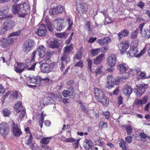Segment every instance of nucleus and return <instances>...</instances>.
<instances>
[{"mask_svg":"<svg viewBox=\"0 0 150 150\" xmlns=\"http://www.w3.org/2000/svg\"><path fill=\"white\" fill-rule=\"evenodd\" d=\"M103 68L102 67L97 69L96 70V72L98 74H100L103 71Z\"/></svg>","mask_w":150,"mask_h":150,"instance_id":"774afa93","label":"nucleus"},{"mask_svg":"<svg viewBox=\"0 0 150 150\" xmlns=\"http://www.w3.org/2000/svg\"><path fill=\"white\" fill-rule=\"evenodd\" d=\"M46 116L44 113V112H42V114L38 115L37 117V120H38L39 125L41 128H42L43 122L44 120V117Z\"/></svg>","mask_w":150,"mask_h":150,"instance_id":"a878e982","label":"nucleus"},{"mask_svg":"<svg viewBox=\"0 0 150 150\" xmlns=\"http://www.w3.org/2000/svg\"><path fill=\"white\" fill-rule=\"evenodd\" d=\"M111 42V38L109 37H105L103 38L98 39L97 42L100 45L107 44Z\"/></svg>","mask_w":150,"mask_h":150,"instance_id":"6ab92c4d","label":"nucleus"},{"mask_svg":"<svg viewBox=\"0 0 150 150\" xmlns=\"http://www.w3.org/2000/svg\"><path fill=\"white\" fill-rule=\"evenodd\" d=\"M46 48L43 45H40L37 48L36 51L40 58L42 59L45 61H47L50 58L51 53L47 51L46 53Z\"/></svg>","mask_w":150,"mask_h":150,"instance_id":"f257e3e1","label":"nucleus"},{"mask_svg":"<svg viewBox=\"0 0 150 150\" xmlns=\"http://www.w3.org/2000/svg\"><path fill=\"white\" fill-rule=\"evenodd\" d=\"M147 98L145 97L143 99H138L135 100L136 103L138 105H142L146 103L147 101Z\"/></svg>","mask_w":150,"mask_h":150,"instance_id":"72a5a7b5","label":"nucleus"},{"mask_svg":"<svg viewBox=\"0 0 150 150\" xmlns=\"http://www.w3.org/2000/svg\"><path fill=\"white\" fill-rule=\"evenodd\" d=\"M73 47L72 45L64 47L63 49V55L61 57L62 60L64 61L67 59V61H69L70 59L69 55L70 52L72 50Z\"/></svg>","mask_w":150,"mask_h":150,"instance_id":"0eeeda50","label":"nucleus"},{"mask_svg":"<svg viewBox=\"0 0 150 150\" xmlns=\"http://www.w3.org/2000/svg\"><path fill=\"white\" fill-rule=\"evenodd\" d=\"M47 28L48 30L51 32H53L54 30V28L52 26V25L50 22L48 23L47 24Z\"/></svg>","mask_w":150,"mask_h":150,"instance_id":"5fc2aeb1","label":"nucleus"},{"mask_svg":"<svg viewBox=\"0 0 150 150\" xmlns=\"http://www.w3.org/2000/svg\"><path fill=\"white\" fill-rule=\"evenodd\" d=\"M132 90V88L130 86L125 85L123 90V93L126 95L129 96L131 93Z\"/></svg>","mask_w":150,"mask_h":150,"instance_id":"393cba45","label":"nucleus"},{"mask_svg":"<svg viewBox=\"0 0 150 150\" xmlns=\"http://www.w3.org/2000/svg\"><path fill=\"white\" fill-rule=\"evenodd\" d=\"M129 33V31L126 29H124L119 32L117 34L118 40H120L124 37L127 36Z\"/></svg>","mask_w":150,"mask_h":150,"instance_id":"b1692460","label":"nucleus"},{"mask_svg":"<svg viewBox=\"0 0 150 150\" xmlns=\"http://www.w3.org/2000/svg\"><path fill=\"white\" fill-rule=\"evenodd\" d=\"M20 112H21V113L18 120V121L21 120L25 116L26 114L25 110V109L22 110Z\"/></svg>","mask_w":150,"mask_h":150,"instance_id":"58836bf2","label":"nucleus"},{"mask_svg":"<svg viewBox=\"0 0 150 150\" xmlns=\"http://www.w3.org/2000/svg\"><path fill=\"white\" fill-rule=\"evenodd\" d=\"M131 73L133 75H136L140 71V69L139 68L135 67L133 69H131Z\"/></svg>","mask_w":150,"mask_h":150,"instance_id":"37998d69","label":"nucleus"},{"mask_svg":"<svg viewBox=\"0 0 150 150\" xmlns=\"http://www.w3.org/2000/svg\"><path fill=\"white\" fill-rule=\"evenodd\" d=\"M62 141L67 142H76V140L72 138H64V140H62Z\"/></svg>","mask_w":150,"mask_h":150,"instance_id":"de8ad7c7","label":"nucleus"},{"mask_svg":"<svg viewBox=\"0 0 150 150\" xmlns=\"http://www.w3.org/2000/svg\"><path fill=\"white\" fill-rule=\"evenodd\" d=\"M135 44L132 45L131 47L130 50L128 51L127 53V55H129V56L131 57H139V54H137L138 51L137 49L138 44V42L136 40L135 41Z\"/></svg>","mask_w":150,"mask_h":150,"instance_id":"20e7f679","label":"nucleus"},{"mask_svg":"<svg viewBox=\"0 0 150 150\" xmlns=\"http://www.w3.org/2000/svg\"><path fill=\"white\" fill-rule=\"evenodd\" d=\"M101 51V49L98 48L96 49H92L91 50V55L92 57L96 55Z\"/></svg>","mask_w":150,"mask_h":150,"instance_id":"f704fd0d","label":"nucleus"},{"mask_svg":"<svg viewBox=\"0 0 150 150\" xmlns=\"http://www.w3.org/2000/svg\"><path fill=\"white\" fill-rule=\"evenodd\" d=\"M115 83L114 81L113 82H107V85L108 86V88H112L114 85Z\"/></svg>","mask_w":150,"mask_h":150,"instance_id":"680f3d73","label":"nucleus"},{"mask_svg":"<svg viewBox=\"0 0 150 150\" xmlns=\"http://www.w3.org/2000/svg\"><path fill=\"white\" fill-rule=\"evenodd\" d=\"M93 143L90 139H86L84 142L83 146L86 149L89 150L93 146Z\"/></svg>","mask_w":150,"mask_h":150,"instance_id":"aec40b11","label":"nucleus"},{"mask_svg":"<svg viewBox=\"0 0 150 150\" xmlns=\"http://www.w3.org/2000/svg\"><path fill=\"white\" fill-rule=\"evenodd\" d=\"M10 130L9 126L5 122L0 124V133L2 135H7Z\"/></svg>","mask_w":150,"mask_h":150,"instance_id":"ddd939ff","label":"nucleus"},{"mask_svg":"<svg viewBox=\"0 0 150 150\" xmlns=\"http://www.w3.org/2000/svg\"><path fill=\"white\" fill-rule=\"evenodd\" d=\"M30 62L29 63V62H28L27 63V64L28 66V67L27 68V69L28 70V71H34L36 64L34 63L33 65H32L30 67H29L30 65Z\"/></svg>","mask_w":150,"mask_h":150,"instance_id":"a19ab883","label":"nucleus"},{"mask_svg":"<svg viewBox=\"0 0 150 150\" xmlns=\"http://www.w3.org/2000/svg\"><path fill=\"white\" fill-rule=\"evenodd\" d=\"M83 62L82 60L79 61L75 65V67H79L81 68L83 67Z\"/></svg>","mask_w":150,"mask_h":150,"instance_id":"bf43d9fd","label":"nucleus"},{"mask_svg":"<svg viewBox=\"0 0 150 150\" xmlns=\"http://www.w3.org/2000/svg\"><path fill=\"white\" fill-rule=\"evenodd\" d=\"M87 61L88 63V66L89 69L91 71L92 61L89 58L88 59Z\"/></svg>","mask_w":150,"mask_h":150,"instance_id":"603ef678","label":"nucleus"},{"mask_svg":"<svg viewBox=\"0 0 150 150\" xmlns=\"http://www.w3.org/2000/svg\"><path fill=\"white\" fill-rule=\"evenodd\" d=\"M143 35L147 39L150 38V30H145L143 32Z\"/></svg>","mask_w":150,"mask_h":150,"instance_id":"c03bdc74","label":"nucleus"},{"mask_svg":"<svg viewBox=\"0 0 150 150\" xmlns=\"http://www.w3.org/2000/svg\"><path fill=\"white\" fill-rule=\"evenodd\" d=\"M107 82H113L114 81V78L111 75H109L107 76Z\"/></svg>","mask_w":150,"mask_h":150,"instance_id":"e2e57ef3","label":"nucleus"},{"mask_svg":"<svg viewBox=\"0 0 150 150\" xmlns=\"http://www.w3.org/2000/svg\"><path fill=\"white\" fill-rule=\"evenodd\" d=\"M62 20H59L58 22L56 21H54L53 22V27L57 30L60 31L64 28V26L62 25V23L60 22L59 23L60 21H61Z\"/></svg>","mask_w":150,"mask_h":150,"instance_id":"5701e85b","label":"nucleus"},{"mask_svg":"<svg viewBox=\"0 0 150 150\" xmlns=\"http://www.w3.org/2000/svg\"><path fill=\"white\" fill-rule=\"evenodd\" d=\"M21 30H19V31L16 32H13L10 34L8 36V37L11 38V37L18 36L21 34Z\"/></svg>","mask_w":150,"mask_h":150,"instance_id":"864d4df0","label":"nucleus"},{"mask_svg":"<svg viewBox=\"0 0 150 150\" xmlns=\"http://www.w3.org/2000/svg\"><path fill=\"white\" fill-rule=\"evenodd\" d=\"M35 45L33 40L29 39L27 40L23 45V50L26 52H28L31 50Z\"/></svg>","mask_w":150,"mask_h":150,"instance_id":"39448f33","label":"nucleus"},{"mask_svg":"<svg viewBox=\"0 0 150 150\" xmlns=\"http://www.w3.org/2000/svg\"><path fill=\"white\" fill-rule=\"evenodd\" d=\"M11 112L10 110L7 108H5L2 110L3 115L5 117H8Z\"/></svg>","mask_w":150,"mask_h":150,"instance_id":"c9c22d12","label":"nucleus"},{"mask_svg":"<svg viewBox=\"0 0 150 150\" xmlns=\"http://www.w3.org/2000/svg\"><path fill=\"white\" fill-rule=\"evenodd\" d=\"M35 81V77L33 76H30L29 77L28 81L29 83L36 84V81Z\"/></svg>","mask_w":150,"mask_h":150,"instance_id":"3c124183","label":"nucleus"},{"mask_svg":"<svg viewBox=\"0 0 150 150\" xmlns=\"http://www.w3.org/2000/svg\"><path fill=\"white\" fill-rule=\"evenodd\" d=\"M61 60L62 62L60 64V70L62 71L64 69V67L66 64H67V62H69V61H67V59H65L64 61H63L62 59V58H61Z\"/></svg>","mask_w":150,"mask_h":150,"instance_id":"ea45409f","label":"nucleus"},{"mask_svg":"<svg viewBox=\"0 0 150 150\" xmlns=\"http://www.w3.org/2000/svg\"><path fill=\"white\" fill-rule=\"evenodd\" d=\"M119 146L120 147H121L122 149L123 148H124L125 147H126L127 146V144H126L125 141L123 140L122 141H121L119 143Z\"/></svg>","mask_w":150,"mask_h":150,"instance_id":"4d7b16f0","label":"nucleus"},{"mask_svg":"<svg viewBox=\"0 0 150 150\" xmlns=\"http://www.w3.org/2000/svg\"><path fill=\"white\" fill-rule=\"evenodd\" d=\"M52 138V137H46L42 138L41 140L40 143L42 144H48L49 141Z\"/></svg>","mask_w":150,"mask_h":150,"instance_id":"e433bc0d","label":"nucleus"},{"mask_svg":"<svg viewBox=\"0 0 150 150\" xmlns=\"http://www.w3.org/2000/svg\"><path fill=\"white\" fill-rule=\"evenodd\" d=\"M12 132L15 136L19 137L22 134L20 128L17 124L14 122L12 123Z\"/></svg>","mask_w":150,"mask_h":150,"instance_id":"4468645a","label":"nucleus"},{"mask_svg":"<svg viewBox=\"0 0 150 150\" xmlns=\"http://www.w3.org/2000/svg\"><path fill=\"white\" fill-rule=\"evenodd\" d=\"M22 4H15L13 5L11 7V10L13 13L15 14H17L20 18H24L26 16V13H23L21 9Z\"/></svg>","mask_w":150,"mask_h":150,"instance_id":"f03ea898","label":"nucleus"},{"mask_svg":"<svg viewBox=\"0 0 150 150\" xmlns=\"http://www.w3.org/2000/svg\"><path fill=\"white\" fill-rule=\"evenodd\" d=\"M103 114L105 116V118L107 119H108L110 117V112H109L106 111L103 112Z\"/></svg>","mask_w":150,"mask_h":150,"instance_id":"69168bd1","label":"nucleus"},{"mask_svg":"<svg viewBox=\"0 0 150 150\" xmlns=\"http://www.w3.org/2000/svg\"><path fill=\"white\" fill-rule=\"evenodd\" d=\"M56 8L57 10V11L58 14H60L64 11V8L61 6L59 5L57 6Z\"/></svg>","mask_w":150,"mask_h":150,"instance_id":"79ce46f5","label":"nucleus"},{"mask_svg":"<svg viewBox=\"0 0 150 150\" xmlns=\"http://www.w3.org/2000/svg\"><path fill=\"white\" fill-rule=\"evenodd\" d=\"M116 56L115 54H112L108 57V64L111 67H113L116 63Z\"/></svg>","mask_w":150,"mask_h":150,"instance_id":"f3484780","label":"nucleus"},{"mask_svg":"<svg viewBox=\"0 0 150 150\" xmlns=\"http://www.w3.org/2000/svg\"><path fill=\"white\" fill-rule=\"evenodd\" d=\"M98 101L102 103L105 106H107L109 103V99L104 94L101 97L99 98V100H97Z\"/></svg>","mask_w":150,"mask_h":150,"instance_id":"412c9836","label":"nucleus"},{"mask_svg":"<svg viewBox=\"0 0 150 150\" xmlns=\"http://www.w3.org/2000/svg\"><path fill=\"white\" fill-rule=\"evenodd\" d=\"M147 86V84L142 83L137 85L136 87L137 88L135 89V92L136 94L138 96H140L145 92V88Z\"/></svg>","mask_w":150,"mask_h":150,"instance_id":"9b49d317","label":"nucleus"},{"mask_svg":"<svg viewBox=\"0 0 150 150\" xmlns=\"http://www.w3.org/2000/svg\"><path fill=\"white\" fill-rule=\"evenodd\" d=\"M37 52L36 50H35L33 52L32 54L31 60V61H34L35 59V57L36 55V54Z\"/></svg>","mask_w":150,"mask_h":150,"instance_id":"0e129e2a","label":"nucleus"},{"mask_svg":"<svg viewBox=\"0 0 150 150\" xmlns=\"http://www.w3.org/2000/svg\"><path fill=\"white\" fill-rule=\"evenodd\" d=\"M99 125L101 128H105L108 127L107 124V123H105L103 121L100 122Z\"/></svg>","mask_w":150,"mask_h":150,"instance_id":"6e6d98bb","label":"nucleus"},{"mask_svg":"<svg viewBox=\"0 0 150 150\" xmlns=\"http://www.w3.org/2000/svg\"><path fill=\"white\" fill-rule=\"evenodd\" d=\"M95 98L96 100H99V98L104 94L101 91L97 88H94Z\"/></svg>","mask_w":150,"mask_h":150,"instance_id":"4be33fe9","label":"nucleus"},{"mask_svg":"<svg viewBox=\"0 0 150 150\" xmlns=\"http://www.w3.org/2000/svg\"><path fill=\"white\" fill-rule=\"evenodd\" d=\"M79 8L81 9V11L83 13H85L88 10V8L87 4L84 3H81L79 5Z\"/></svg>","mask_w":150,"mask_h":150,"instance_id":"c756f323","label":"nucleus"},{"mask_svg":"<svg viewBox=\"0 0 150 150\" xmlns=\"http://www.w3.org/2000/svg\"><path fill=\"white\" fill-rule=\"evenodd\" d=\"M132 137L131 136H128L125 138V140L127 142L129 143H131L132 141Z\"/></svg>","mask_w":150,"mask_h":150,"instance_id":"338daca9","label":"nucleus"},{"mask_svg":"<svg viewBox=\"0 0 150 150\" xmlns=\"http://www.w3.org/2000/svg\"><path fill=\"white\" fill-rule=\"evenodd\" d=\"M146 73L144 72H141L137 76V79H140L142 78H147V77H146Z\"/></svg>","mask_w":150,"mask_h":150,"instance_id":"8fccbe9b","label":"nucleus"},{"mask_svg":"<svg viewBox=\"0 0 150 150\" xmlns=\"http://www.w3.org/2000/svg\"><path fill=\"white\" fill-rule=\"evenodd\" d=\"M139 135L140 138L143 139H145L148 137L144 132L140 133Z\"/></svg>","mask_w":150,"mask_h":150,"instance_id":"052dcab7","label":"nucleus"},{"mask_svg":"<svg viewBox=\"0 0 150 150\" xmlns=\"http://www.w3.org/2000/svg\"><path fill=\"white\" fill-rule=\"evenodd\" d=\"M9 7L8 6H4L1 10H0V16H4L6 15L8 10L9 9Z\"/></svg>","mask_w":150,"mask_h":150,"instance_id":"473e14b6","label":"nucleus"},{"mask_svg":"<svg viewBox=\"0 0 150 150\" xmlns=\"http://www.w3.org/2000/svg\"><path fill=\"white\" fill-rule=\"evenodd\" d=\"M104 54H101L97 56L93 60V63L96 64H98L100 63L103 59Z\"/></svg>","mask_w":150,"mask_h":150,"instance_id":"c85d7f7f","label":"nucleus"},{"mask_svg":"<svg viewBox=\"0 0 150 150\" xmlns=\"http://www.w3.org/2000/svg\"><path fill=\"white\" fill-rule=\"evenodd\" d=\"M52 99L51 97H45L43 99L42 101L40 102V106L42 107L45 105L50 104L52 103Z\"/></svg>","mask_w":150,"mask_h":150,"instance_id":"dca6fc26","label":"nucleus"},{"mask_svg":"<svg viewBox=\"0 0 150 150\" xmlns=\"http://www.w3.org/2000/svg\"><path fill=\"white\" fill-rule=\"evenodd\" d=\"M129 42L127 40H125L121 42L118 45L119 49L121 52H125L129 48Z\"/></svg>","mask_w":150,"mask_h":150,"instance_id":"2eb2a0df","label":"nucleus"},{"mask_svg":"<svg viewBox=\"0 0 150 150\" xmlns=\"http://www.w3.org/2000/svg\"><path fill=\"white\" fill-rule=\"evenodd\" d=\"M23 5V9H21L23 13H26V15L27 14L29 13L30 12V7L29 5L25 2H23L22 5Z\"/></svg>","mask_w":150,"mask_h":150,"instance_id":"bb28decb","label":"nucleus"},{"mask_svg":"<svg viewBox=\"0 0 150 150\" xmlns=\"http://www.w3.org/2000/svg\"><path fill=\"white\" fill-rule=\"evenodd\" d=\"M125 127L127 131V135H129L132 130V128L131 126L129 125H127Z\"/></svg>","mask_w":150,"mask_h":150,"instance_id":"a18cd8bd","label":"nucleus"},{"mask_svg":"<svg viewBox=\"0 0 150 150\" xmlns=\"http://www.w3.org/2000/svg\"><path fill=\"white\" fill-rule=\"evenodd\" d=\"M16 64L17 66L14 67V70L19 74L23 72L28 66L26 62L23 63L17 62Z\"/></svg>","mask_w":150,"mask_h":150,"instance_id":"9d476101","label":"nucleus"},{"mask_svg":"<svg viewBox=\"0 0 150 150\" xmlns=\"http://www.w3.org/2000/svg\"><path fill=\"white\" fill-rule=\"evenodd\" d=\"M74 88L72 86H70L69 88L68 91L69 96H72L74 93Z\"/></svg>","mask_w":150,"mask_h":150,"instance_id":"13d9d810","label":"nucleus"},{"mask_svg":"<svg viewBox=\"0 0 150 150\" xmlns=\"http://www.w3.org/2000/svg\"><path fill=\"white\" fill-rule=\"evenodd\" d=\"M117 68L120 72L122 74L123 79H125L128 77L129 74L127 71L129 69V68L126 64L122 63L118 64Z\"/></svg>","mask_w":150,"mask_h":150,"instance_id":"7ed1b4c3","label":"nucleus"},{"mask_svg":"<svg viewBox=\"0 0 150 150\" xmlns=\"http://www.w3.org/2000/svg\"><path fill=\"white\" fill-rule=\"evenodd\" d=\"M65 21L66 23L68 25L67 30H70L73 23L72 20L69 18H68L65 19Z\"/></svg>","mask_w":150,"mask_h":150,"instance_id":"2f4dec72","label":"nucleus"},{"mask_svg":"<svg viewBox=\"0 0 150 150\" xmlns=\"http://www.w3.org/2000/svg\"><path fill=\"white\" fill-rule=\"evenodd\" d=\"M59 46V43L57 39H55L50 42V46L51 48H57Z\"/></svg>","mask_w":150,"mask_h":150,"instance_id":"7c9ffc66","label":"nucleus"},{"mask_svg":"<svg viewBox=\"0 0 150 150\" xmlns=\"http://www.w3.org/2000/svg\"><path fill=\"white\" fill-rule=\"evenodd\" d=\"M138 30H136L132 33L131 35V38L132 39H134L136 38L137 37L138 35Z\"/></svg>","mask_w":150,"mask_h":150,"instance_id":"09e8293b","label":"nucleus"},{"mask_svg":"<svg viewBox=\"0 0 150 150\" xmlns=\"http://www.w3.org/2000/svg\"><path fill=\"white\" fill-rule=\"evenodd\" d=\"M47 33V30L45 25L43 24L40 25L38 28L35 31V34L40 36H45Z\"/></svg>","mask_w":150,"mask_h":150,"instance_id":"f8f14e48","label":"nucleus"},{"mask_svg":"<svg viewBox=\"0 0 150 150\" xmlns=\"http://www.w3.org/2000/svg\"><path fill=\"white\" fill-rule=\"evenodd\" d=\"M15 25V22L12 20L4 21L1 28L3 33L5 32L8 29L12 28Z\"/></svg>","mask_w":150,"mask_h":150,"instance_id":"1a4fd4ad","label":"nucleus"},{"mask_svg":"<svg viewBox=\"0 0 150 150\" xmlns=\"http://www.w3.org/2000/svg\"><path fill=\"white\" fill-rule=\"evenodd\" d=\"M13 108L17 113L20 112L21 111L24 109L23 108L22 103L20 101H18L13 106Z\"/></svg>","mask_w":150,"mask_h":150,"instance_id":"a211bd4d","label":"nucleus"},{"mask_svg":"<svg viewBox=\"0 0 150 150\" xmlns=\"http://www.w3.org/2000/svg\"><path fill=\"white\" fill-rule=\"evenodd\" d=\"M46 61L42 59L40 63L41 67V70L42 72L44 73H49L52 70L50 66V64L46 62Z\"/></svg>","mask_w":150,"mask_h":150,"instance_id":"6e6552de","label":"nucleus"},{"mask_svg":"<svg viewBox=\"0 0 150 150\" xmlns=\"http://www.w3.org/2000/svg\"><path fill=\"white\" fill-rule=\"evenodd\" d=\"M27 137H28V139H27L28 140L27 142H26V144L28 145H29L31 144L33 138V137L32 135L30 134V135H28V136H27L26 138H27Z\"/></svg>","mask_w":150,"mask_h":150,"instance_id":"49530a36","label":"nucleus"},{"mask_svg":"<svg viewBox=\"0 0 150 150\" xmlns=\"http://www.w3.org/2000/svg\"><path fill=\"white\" fill-rule=\"evenodd\" d=\"M15 39V38L8 37L0 40V46L3 48L8 47L10 45L12 44Z\"/></svg>","mask_w":150,"mask_h":150,"instance_id":"423d86ee","label":"nucleus"},{"mask_svg":"<svg viewBox=\"0 0 150 150\" xmlns=\"http://www.w3.org/2000/svg\"><path fill=\"white\" fill-rule=\"evenodd\" d=\"M18 96V92L16 91H14L11 93L9 97V99L10 101H12L17 99Z\"/></svg>","mask_w":150,"mask_h":150,"instance_id":"cd10ccee","label":"nucleus"},{"mask_svg":"<svg viewBox=\"0 0 150 150\" xmlns=\"http://www.w3.org/2000/svg\"><path fill=\"white\" fill-rule=\"evenodd\" d=\"M56 8H52L49 10V13L50 15L53 17L55 16L58 14Z\"/></svg>","mask_w":150,"mask_h":150,"instance_id":"4c0bfd02","label":"nucleus"}]
</instances>
